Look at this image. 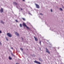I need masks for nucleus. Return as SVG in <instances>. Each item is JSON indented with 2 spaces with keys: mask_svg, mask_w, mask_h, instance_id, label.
Returning a JSON list of instances; mask_svg holds the SVG:
<instances>
[{
  "mask_svg": "<svg viewBox=\"0 0 64 64\" xmlns=\"http://www.w3.org/2000/svg\"><path fill=\"white\" fill-rule=\"evenodd\" d=\"M9 58L10 60H11V59H12V58H11L10 57H9Z\"/></svg>",
  "mask_w": 64,
  "mask_h": 64,
  "instance_id": "obj_12",
  "label": "nucleus"
},
{
  "mask_svg": "<svg viewBox=\"0 0 64 64\" xmlns=\"http://www.w3.org/2000/svg\"><path fill=\"white\" fill-rule=\"evenodd\" d=\"M51 12H53V11L52 10V9H51Z\"/></svg>",
  "mask_w": 64,
  "mask_h": 64,
  "instance_id": "obj_17",
  "label": "nucleus"
},
{
  "mask_svg": "<svg viewBox=\"0 0 64 64\" xmlns=\"http://www.w3.org/2000/svg\"><path fill=\"white\" fill-rule=\"evenodd\" d=\"M22 10V8H21V10Z\"/></svg>",
  "mask_w": 64,
  "mask_h": 64,
  "instance_id": "obj_22",
  "label": "nucleus"
},
{
  "mask_svg": "<svg viewBox=\"0 0 64 64\" xmlns=\"http://www.w3.org/2000/svg\"><path fill=\"white\" fill-rule=\"evenodd\" d=\"M20 49L22 50V51L23 50V49H22V48H20Z\"/></svg>",
  "mask_w": 64,
  "mask_h": 64,
  "instance_id": "obj_14",
  "label": "nucleus"
},
{
  "mask_svg": "<svg viewBox=\"0 0 64 64\" xmlns=\"http://www.w3.org/2000/svg\"><path fill=\"white\" fill-rule=\"evenodd\" d=\"M22 1H25V0H22Z\"/></svg>",
  "mask_w": 64,
  "mask_h": 64,
  "instance_id": "obj_25",
  "label": "nucleus"
},
{
  "mask_svg": "<svg viewBox=\"0 0 64 64\" xmlns=\"http://www.w3.org/2000/svg\"><path fill=\"white\" fill-rule=\"evenodd\" d=\"M0 45H2L1 43L0 42Z\"/></svg>",
  "mask_w": 64,
  "mask_h": 64,
  "instance_id": "obj_24",
  "label": "nucleus"
},
{
  "mask_svg": "<svg viewBox=\"0 0 64 64\" xmlns=\"http://www.w3.org/2000/svg\"><path fill=\"white\" fill-rule=\"evenodd\" d=\"M62 8H64V7H62Z\"/></svg>",
  "mask_w": 64,
  "mask_h": 64,
  "instance_id": "obj_27",
  "label": "nucleus"
},
{
  "mask_svg": "<svg viewBox=\"0 0 64 64\" xmlns=\"http://www.w3.org/2000/svg\"><path fill=\"white\" fill-rule=\"evenodd\" d=\"M2 33V31L1 30H0V33Z\"/></svg>",
  "mask_w": 64,
  "mask_h": 64,
  "instance_id": "obj_16",
  "label": "nucleus"
},
{
  "mask_svg": "<svg viewBox=\"0 0 64 64\" xmlns=\"http://www.w3.org/2000/svg\"><path fill=\"white\" fill-rule=\"evenodd\" d=\"M7 35L8 37H12V34H10V33H7Z\"/></svg>",
  "mask_w": 64,
  "mask_h": 64,
  "instance_id": "obj_2",
  "label": "nucleus"
},
{
  "mask_svg": "<svg viewBox=\"0 0 64 64\" xmlns=\"http://www.w3.org/2000/svg\"><path fill=\"white\" fill-rule=\"evenodd\" d=\"M16 35H17V36H19V34L17 32H16Z\"/></svg>",
  "mask_w": 64,
  "mask_h": 64,
  "instance_id": "obj_8",
  "label": "nucleus"
},
{
  "mask_svg": "<svg viewBox=\"0 0 64 64\" xmlns=\"http://www.w3.org/2000/svg\"><path fill=\"white\" fill-rule=\"evenodd\" d=\"M35 39V40L36 41H38V39L37 38L35 37V36L34 37Z\"/></svg>",
  "mask_w": 64,
  "mask_h": 64,
  "instance_id": "obj_7",
  "label": "nucleus"
},
{
  "mask_svg": "<svg viewBox=\"0 0 64 64\" xmlns=\"http://www.w3.org/2000/svg\"><path fill=\"white\" fill-rule=\"evenodd\" d=\"M23 25L24 27H26V28L28 30H30V28H29L28 26H27L26 25V24L24 23H23Z\"/></svg>",
  "mask_w": 64,
  "mask_h": 64,
  "instance_id": "obj_1",
  "label": "nucleus"
},
{
  "mask_svg": "<svg viewBox=\"0 0 64 64\" xmlns=\"http://www.w3.org/2000/svg\"><path fill=\"white\" fill-rule=\"evenodd\" d=\"M1 22L3 24H4V23L3 22V21H1Z\"/></svg>",
  "mask_w": 64,
  "mask_h": 64,
  "instance_id": "obj_13",
  "label": "nucleus"
},
{
  "mask_svg": "<svg viewBox=\"0 0 64 64\" xmlns=\"http://www.w3.org/2000/svg\"><path fill=\"white\" fill-rule=\"evenodd\" d=\"M14 4H15V5H17V3L16 2H15Z\"/></svg>",
  "mask_w": 64,
  "mask_h": 64,
  "instance_id": "obj_15",
  "label": "nucleus"
},
{
  "mask_svg": "<svg viewBox=\"0 0 64 64\" xmlns=\"http://www.w3.org/2000/svg\"><path fill=\"white\" fill-rule=\"evenodd\" d=\"M16 64H19V63H16Z\"/></svg>",
  "mask_w": 64,
  "mask_h": 64,
  "instance_id": "obj_23",
  "label": "nucleus"
},
{
  "mask_svg": "<svg viewBox=\"0 0 64 64\" xmlns=\"http://www.w3.org/2000/svg\"><path fill=\"white\" fill-rule=\"evenodd\" d=\"M39 60H40V59H39Z\"/></svg>",
  "mask_w": 64,
  "mask_h": 64,
  "instance_id": "obj_29",
  "label": "nucleus"
},
{
  "mask_svg": "<svg viewBox=\"0 0 64 64\" xmlns=\"http://www.w3.org/2000/svg\"><path fill=\"white\" fill-rule=\"evenodd\" d=\"M6 39L7 41H8V38H6Z\"/></svg>",
  "mask_w": 64,
  "mask_h": 64,
  "instance_id": "obj_20",
  "label": "nucleus"
},
{
  "mask_svg": "<svg viewBox=\"0 0 64 64\" xmlns=\"http://www.w3.org/2000/svg\"><path fill=\"white\" fill-rule=\"evenodd\" d=\"M16 22H18V21L17 20H16Z\"/></svg>",
  "mask_w": 64,
  "mask_h": 64,
  "instance_id": "obj_19",
  "label": "nucleus"
},
{
  "mask_svg": "<svg viewBox=\"0 0 64 64\" xmlns=\"http://www.w3.org/2000/svg\"><path fill=\"white\" fill-rule=\"evenodd\" d=\"M22 39H23V38H22Z\"/></svg>",
  "mask_w": 64,
  "mask_h": 64,
  "instance_id": "obj_28",
  "label": "nucleus"
},
{
  "mask_svg": "<svg viewBox=\"0 0 64 64\" xmlns=\"http://www.w3.org/2000/svg\"><path fill=\"white\" fill-rule=\"evenodd\" d=\"M46 52L47 53H48V54H50V52L49 51V50H48L47 49V48H46Z\"/></svg>",
  "mask_w": 64,
  "mask_h": 64,
  "instance_id": "obj_3",
  "label": "nucleus"
},
{
  "mask_svg": "<svg viewBox=\"0 0 64 64\" xmlns=\"http://www.w3.org/2000/svg\"><path fill=\"white\" fill-rule=\"evenodd\" d=\"M34 63H37V64H41V63H40V62H38L37 61H36V60H35L34 61Z\"/></svg>",
  "mask_w": 64,
  "mask_h": 64,
  "instance_id": "obj_4",
  "label": "nucleus"
},
{
  "mask_svg": "<svg viewBox=\"0 0 64 64\" xmlns=\"http://www.w3.org/2000/svg\"><path fill=\"white\" fill-rule=\"evenodd\" d=\"M0 12L2 13L3 12V9L2 8H1V9L0 10Z\"/></svg>",
  "mask_w": 64,
  "mask_h": 64,
  "instance_id": "obj_6",
  "label": "nucleus"
},
{
  "mask_svg": "<svg viewBox=\"0 0 64 64\" xmlns=\"http://www.w3.org/2000/svg\"><path fill=\"white\" fill-rule=\"evenodd\" d=\"M22 19L23 20H24V21L25 20V19L24 18H22Z\"/></svg>",
  "mask_w": 64,
  "mask_h": 64,
  "instance_id": "obj_11",
  "label": "nucleus"
},
{
  "mask_svg": "<svg viewBox=\"0 0 64 64\" xmlns=\"http://www.w3.org/2000/svg\"><path fill=\"white\" fill-rule=\"evenodd\" d=\"M11 48V49H12V50H13V48Z\"/></svg>",
  "mask_w": 64,
  "mask_h": 64,
  "instance_id": "obj_21",
  "label": "nucleus"
},
{
  "mask_svg": "<svg viewBox=\"0 0 64 64\" xmlns=\"http://www.w3.org/2000/svg\"><path fill=\"white\" fill-rule=\"evenodd\" d=\"M20 27H22V24H20Z\"/></svg>",
  "mask_w": 64,
  "mask_h": 64,
  "instance_id": "obj_9",
  "label": "nucleus"
},
{
  "mask_svg": "<svg viewBox=\"0 0 64 64\" xmlns=\"http://www.w3.org/2000/svg\"><path fill=\"white\" fill-rule=\"evenodd\" d=\"M41 42L40 41V45H41Z\"/></svg>",
  "mask_w": 64,
  "mask_h": 64,
  "instance_id": "obj_18",
  "label": "nucleus"
},
{
  "mask_svg": "<svg viewBox=\"0 0 64 64\" xmlns=\"http://www.w3.org/2000/svg\"><path fill=\"white\" fill-rule=\"evenodd\" d=\"M40 15H42V14L40 13Z\"/></svg>",
  "mask_w": 64,
  "mask_h": 64,
  "instance_id": "obj_26",
  "label": "nucleus"
},
{
  "mask_svg": "<svg viewBox=\"0 0 64 64\" xmlns=\"http://www.w3.org/2000/svg\"><path fill=\"white\" fill-rule=\"evenodd\" d=\"M35 5L37 8H40V6H39V5L38 4H36Z\"/></svg>",
  "mask_w": 64,
  "mask_h": 64,
  "instance_id": "obj_5",
  "label": "nucleus"
},
{
  "mask_svg": "<svg viewBox=\"0 0 64 64\" xmlns=\"http://www.w3.org/2000/svg\"><path fill=\"white\" fill-rule=\"evenodd\" d=\"M60 9L61 11H63V10L62 9V8H60Z\"/></svg>",
  "mask_w": 64,
  "mask_h": 64,
  "instance_id": "obj_10",
  "label": "nucleus"
}]
</instances>
